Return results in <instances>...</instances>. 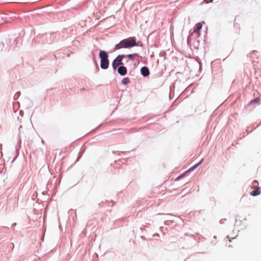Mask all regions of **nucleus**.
Listing matches in <instances>:
<instances>
[{
  "instance_id": "nucleus-1",
  "label": "nucleus",
  "mask_w": 261,
  "mask_h": 261,
  "mask_svg": "<svg viewBox=\"0 0 261 261\" xmlns=\"http://www.w3.org/2000/svg\"><path fill=\"white\" fill-rule=\"evenodd\" d=\"M136 40L134 38L126 39L121 41L119 43L115 46V49H119L122 48H130L137 46Z\"/></svg>"
},
{
  "instance_id": "nucleus-11",
  "label": "nucleus",
  "mask_w": 261,
  "mask_h": 261,
  "mask_svg": "<svg viewBox=\"0 0 261 261\" xmlns=\"http://www.w3.org/2000/svg\"><path fill=\"white\" fill-rule=\"evenodd\" d=\"M129 83V79L128 77L124 78L122 81V84L123 85H127Z\"/></svg>"
},
{
  "instance_id": "nucleus-14",
  "label": "nucleus",
  "mask_w": 261,
  "mask_h": 261,
  "mask_svg": "<svg viewBox=\"0 0 261 261\" xmlns=\"http://www.w3.org/2000/svg\"><path fill=\"white\" fill-rule=\"evenodd\" d=\"M184 175H185V174H181V175L179 176L177 178L176 180H179V179H181L182 177H183L184 176Z\"/></svg>"
},
{
  "instance_id": "nucleus-5",
  "label": "nucleus",
  "mask_w": 261,
  "mask_h": 261,
  "mask_svg": "<svg viewBox=\"0 0 261 261\" xmlns=\"http://www.w3.org/2000/svg\"><path fill=\"white\" fill-rule=\"evenodd\" d=\"M141 73L144 76H148L149 74V71L148 68L146 66L142 67L141 68Z\"/></svg>"
},
{
  "instance_id": "nucleus-13",
  "label": "nucleus",
  "mask_w": 261,
  "mask_h": 261,
  "mask_svg": "<svg viewBox=\"0 0 261 261\" xmlns=\"http://www.w3.org/2000/svg\"><path fill=\"white\" fill-rule=\"evenodd\" d=\"M213 0H204V2L206 4L212 3V2H213Z\"/></svg>"
},
{
  "instance_id": "nucleus-12",
  "label": "nucleus",
  "mask_w": 261,
  "mask_h": 261,
  "mask_svg": "<svg viewBox=\"0 0 261 261\" xmlns=\"http://www.w3.org/2000/svg\"><path fill=\"white\" fill-rule=\"evenodd\" d=\"M259 102V98H257L252 100L251 101V103H252V102H256V103H257V102Z\"/></svg>"
},
{
  "instance_id": "nucleus-6",
  "label": "nucleus",
  "mask_w": 261,
  "mask_h": 261,
  "mask_svg": "<svg viewBox=\"0 0 261 261\" xmlns=\"http://www.w3.org/2000/svg\"><path fill=\"white\" fill-rule=\"evenodd\" d=\"M203 24L201 22H199L195 25L194 30V33H199V31L201 29Z\"/></svg>"
},
{
  "instance_id": "nucleus-4",
  "label": "nucleus",
  "mask_w": 261,
  "mask_h": 261,
  "mask_svg": "<svg viewBox=\"0 0 261 261\" xmlns=\"http://www.w3.org/2000/svg\"><path fill=\"white\" fill-rule=\"evenodd\" d=\"M118 72L121 75H124L126 74L127 69L124 66H121L118 67Z\"/></svg>"
},
{
  "instance_id": "nucleus-7",
  "label": "nucleus",
  "mask_w": 261,
  "mask_h": 261,
  "mask_svg": "<svg viewBox=\"0 0 261 261\" xmlns=\"http://www.w3.org/2000/svg\"><path fill=\"white\" fill-rule=\"evenodd\" d=\"M260 191L258 187H257L255 190L250 192V194L251 196H255L260 194Z\"/></svg>"
},
{
  "instance_id": "nucleus-9",
  "label": "nucleus",
  "mask_w": 261,
  "mask_h": 261,
  "mask_svg": "<svg viewBox=\"0 0 261 261\" xmlns=\"http://www.w3.org/2000/svg\"><path fill=\"white\" fill-rule=\"evenodd\" d=\"M203 159H202L200 162H199V163H198L197 164H196L195 165H194V166L191 167L189 170L187 171V172H190V171H193V170H194L196 168H197L198 166H199L201 163L202 162H203Z\"/></svg>"
},
{
  "instance_id": "nucleus-3",
  "label": "nucleus",
  "mask_w": 261,
  "mask_h": 261,
  "mask_svg": "<svg viewBox=\"0 0 261 261\" xmlns=\"http://www.w3.org/2000/svg\"><path fill=\"white\" fill-rule=\"evenodd\" d=\"M125 57L124 55H119L113 62L112 66L114 69L120 65L122 64V59Z\"/></svg>"
},
{
  "instance_id": "nucleus-2",
  "label": "nucleus",
  "mask_w": 261,
  "mask_h": 261,
  "mask_svg": "<svg viewBox=\"0 0 261 261\" xmlns=\"http://www.w3.org/2000/svg\"><path fill=\"white\" fill-rule=\"evenodd\" d=\"M99 57L100 59V67L102 69H107L109 67V62L108 59V55L106 51L103 50L100 51Z\"/></svg>"
},
{
  "instance_id": "nucleus-8",
  "label": "nucleus",
  "mask_w": 261,
  "mask_h": 261,
  "mask_svg": "<svg viewBox=\"0 0 261 261\" xmlns=\"http://www.w3.org/2000/svg\"><path fill=\"white\" fill-rule=\"evenodd\" d=\"M234 239L235 238L230 239V238L227 236L225 239L226 245H227L229 247H232V245H231L230 243H231L232 240H234Z\"/></svg>"
},
{
  "instance_id": "nucleus-10",
  "label": "nucleus",
  "mask_w": 261,
  "mask_h": 261,
  "mask_svg": "<svg viewBox=\"0 0 261 261\" xmlns=\"http://www.w3.org/2000/svg\"><path fill=\"white\" fill-rule=\"evenodd\" d=\"M138 56L137 54H129L126 56L129 59L132 60L134 58Z\"/></svg>"
}]
</instances>
